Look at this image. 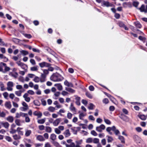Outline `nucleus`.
Masks as SVG:
<instances>
[{
    "label": "nucleus",
    "mask_w": 147,
    "mask_h": 147,
    "mask_svg": "<svg viewBox=\"0 0 147 147\" xmlns=\"http://www.w3.org/2000/svg\"><path fill=\"white\" fill-rule=\"evenodd\" d=\"M63 79V77L57 73H54L50 77L51 80L54 82H59Z\"/></svg>",
    "instance_id": "nucleus-1"
},
{
    "label": "nucleus",
    "mask_w": 147,
    "mask_h": 147,
    "mask_svg": "<svg viewBox=\"0 0 147 147\" xmlns=\"http://www.w3.org/2000/svg\"><path fill=\"white\" fill-rule=\"evenodd\" d=\"M14 83L11 81H9L7 83L6 89L8 91H12L13 90Z\"/></svg>",
    "instance_id": "nucleus-2"
},
{
    "label": "nucleus",
    "mask_w": 147,
    "mask_h": 147,
    "mask_svg": "<svg viewBox=\"0 0 147 147\" xmlns=\"http://www.w3.org/2000/svg\"><path fill=\"white\" fill-rule=\"evenodd\" d=\"M105 128V127L104 125L101 124L100 126L96 127V130L99 132H101Z\"/></svg>",
    "instance_id": "nucleus-3"
},
{
    "label": "nucleus",
    "mask_w": 147,
    "mask_h": 147,
    "mask_svg": "<svg viewBox=\"0 0 147 147\" xmlns=\"http://www.w3.org/2000/svg\"><path fill=\"white\" fill-rule=\"evenodd\" d=\"M16 63L18 66L21 67L23 69L26 70V69L27 68V66L26 65L21 62L20 61L17 62Z\"/></svg>",
    "instance_id": "nucleus-4"
},
{
    "label": "nucleus",
    "mask_w": 147,
    "mask_h": 147,
    "mask_svg": "<svg viewBox=\"0 0 147 147\" xmlns=\"http://www.w3.org/2000/svg\"><path fill=\"white\" fill-rule=\"evenodd\" d=\"M61 118H57L52 123L53 125L54 126H57L61 121Z\"/></svg>",
    "instance_id": "nucleus-5"
},
{
    "label": "nucleus",
    "mask_w": 147,
    "mask_h": 147,
    "mask_svg": "<svg viewBox=\"0 0 147 147\" xmlns=\"http://www.w3.org/2000/svg\"><path fill=\"white\" fill-rule=\"evenodd\" d=\"M102 5L108 7L112 6V4L107 1H103L102 3Z\"/></svg>",
    "instance_id": "nucleus-6"
},
{
    "label": "nucleus",
    "mask_w": 147,
    "mask_h": 147,
    "mask_svg": "<svg viewBox=\"0 0 147 147\" xmlns=\"http://www.w3.org/2000/svg\"><path fill=\"white\" fill-rule=\"evenodd\" d=\"M39 65L40 67L42 68L43 67H49L51 65L50 64L45 62H43L40 63L39 64Z\"/></svg>",
    "instance_id": "nucleus-7"
},
{
    "label": "nucleus",
    "mask_w": 147,
    "mask_h": 147,
    "mask_svg": "<svg viewBox=\"0 0 147 147\" xmlns=\"http://www.w3.org/2000/svg\"><path fill=\"white\" fill-rule=\"evenodd\" d=\"M1 124L5 129H8L9 126V124L7 122H1Z\"/></svg>",
    "instance_id": "nucleus-8"
},
{
    "label": "nucleus",
    "mask_w": 147,
    "mask_h": 147,
    "mask_svg": "<svg viewBox=\"0 0 147 147\" xmlns=\"http://www.w3.org/2000/svg\"><path fill=\"white\" fill-rule=\"evenodd\" d=\"M5 107L7 109H10L11 107V102L9 101L6 102L4 104Z\"/></svg>",
    "instance_id": "nucleus-9"
},
{
    "label": "nucleus",
    "mask_w": 147,
    "mask_h": 147,
    "mask_svg": "<svg viewBox=\"0 0 147 147\" xmlns=\"http://www.w3.org/2000/svg\"><path fill=\"white\" fill-rule=\"evenodd\" d=\"M23 129L22 128L18 127L17 129V131L18 132V135L21 136H22L24 134V131H21Z\"/></svg>",
    "instance_id": "nucleus-10"
},
{
    "label": "nucleus",
    "mask_w": 147,
    "mask_h": 147,
    "mask_svg": "<svg viewBox=\"0 0 147 147\" xmlns=\"http://www.w3.org/2000/svg\"><path fill=\"white\" fill-rule=\"evenodd\" d=\"M28 94L26 93L24 94L23 96L25 100L27 102H29L30 100V98L28 97Z\"/></svg>",
    "instance_id": "nucleus-11"
},
{
    "label": "nucleus",
    "mask_w": 147,
    "mask_h": 147,
    "mask_svg": "<svg viewBox=\"0 0 147 147\" xmlns=\"http://www.w3.org/2000/svg\"><path fill=\"white\" fill-rule=\"evenodd\" d=\"M46 76L43 74H41V77L40 78V82H45L46 80Z\"/></svg>",
    "instance_id": "nucleus-12"
},
{
    "label": "nucleus",
    "mask_w": 147,
    "mask_h": 147,
    "mask_svg": "<svg viewBox=\"0 0 147 147\" xmlns=\"http://www.w3.org/2000/svg\"><path fill=\"white\" fill-rule=\"evenodd\" d=\"M33 114L34 115L37 116L38 118H40L42 116V113L40 111H35L34 112Z\"/></svg>",
    "instance_id": "nucleus-13"
},
{
    "label": "nucleus",
    "mask_w": 147,
    "mask_h": 147,
    "mask_svg": "<svg viewBox=\"0 0 147 147\" xmlns=\"http://www.w3.org/2000/svg\"><path fill=\"white\" fill-rule=\"evenodd\" d=\"M63 134L66 138L68 137L70 135V133L68 129L65 130L63 132Z\"/></svg>",
    "instance_id": "nucleus-14"
},
{
    "label": "nucleus",
    "mask_w": 147,
    "mask_h": 147,
    "mask_svg": "<svg viewBox=\"0 0 147 147\" xmlns=\"http://www.w3.org/2000/svg\"><path fill=\"white\" fill-rule=\"evenodd\" d=\"M0 59H3V61L5 62H7L8 60V59L2 54H0Z\"/></svg>",
    "instance_id": "nucleus-15"
},
{
    "label": "nucleus",
    "mask_w": 147,
    "mask_h": 147,
    "mask_svg": "<svg viewBox=\"0 0 147 147\" xmlns=\"http://www.w3.org/2000/svg\"><path fill=\"white\" fill-rule=\"evenodd\" d=\"M36 136L37 139L40 141H43L45 140L43 136L41 135H36Z\"/></svg>",
    "instance_id": "nucleus-16"
},
{
    "label": "nucleus",
    "mask_w": 147,
    "mask_h": 147,
    "mask_svg": "<svg viewBox=\"0 0 147 147\" xmlns=\"http://www.w3.org/2000/svg\"><path fill=\"white\" fill-rule=\"evenodd\" d=\"M0 88L1 90V91H4L6 89L5 88L3 83L2 82H0Z\"/></svg>",
    "instance_id": "nucleus-17"
},
{
    "label": "nucleus",
    "mask_w": 147,
    "mask_h": 147,
    "mask_svg": "<svg viewBox=\"0 0 147 147\" xmlns=\"http://www.w3.org/2000/svg\"><path fill=\"white\" fill-rule=\"evenodd\" d=\"M64 84L65 85L68 87H73V85L72 83L69 82L67 80H65L64 82Z\"/></svg>",
    "instance_id": "nucleus-18"
},
{
    "label": "nucleus",
    "mask_w": 147,
    "mask_h": 147,
    "mask_svg": "<svg viewBox=\"0 0 147 147\" xmlns=\"http://www.w3.org/2000/svg\"><path fill=\"white\" fill-rule=\"evenodd\" d=\"M75 99L76 100V104L78 105H80V97L76 96H75Z\"/></svg>",
    "instance_id": "nucleus-19"
},
{
    "label": "nucleus",
    "mask_w": 147,
    "mask_h": 147,
    "mask_svg": "<svg viewBox=\"0 0 147 147\" xmlns=\"http://www.w3.org/2000/svg\"><path fill=\"white\" fill-rule=\"evenodd\" d=\"M7 121L10 123H12L14 120L13 117L12 116H9L6 118V119Z\"/></svg>",
    "instance_id": "nucleus-20"
},
{
    "label": "nucleus",
    "mask_w": 147,
    "mask_h": 147,
    "mask_svg": "<svg viewBox=\"0 0 147 147\" xmlns=\"http://www.w3.org/2000/svg\"><path fill=\"white\" fill-rule=\"evenodd\" d=\"M54 86H56L59 90H61L63 89V87L60 84H55Z\"/></svg>",
    "instance_id": "nucleus-21"
},
{
    "label": "nucleus",
    "mask_w": 147,
    "mask_h": 147,
    "mask_svg": "<svg viewBox=\"0 0 147 147\" xmlns=\"http://www.w3.org/2000/svg\"><path fill=\"white\" fill-rule=\"evenodd\" d=\"M57 138V136L54 134H52L50 135V139L52 141H55Z\"/></svg>",
    "instance_id": "nucleus-22"
},
{
    "label": "nucleus",
    "mask_w": 147,
    "mask_h": 147,
    "mask_svg": "<svg viewBox=\"0 0 147 147\" xmlns=\"http://www.w3.org/2000/svg\"><path fill=\"white\" fill-rule=\"evenodd\" d=\"M13 138L15 140H18L21 138V137L19 135L15 134L13 136Z\"/></svg>",
    "instance_id": "nucleus-23"
},
{
    "label": "nucleus",
    "mask_w": 147,
    "mask_h": 147,
    "mask_svg": "<svg viewBox=\"0 0 147 147\" xmlns=\"http://www.w3.org/2000/svg\"><path fill=\"white\" fill-rule=\"evenodd\" d=\"M32 133V131L30 130L26 129L25 131V136L28 137Z\"/></svg>",
    "instance_id": "nucleus-24"
},
{
    "label": "nucleus",
    "mask_w": 147,
    "mask_h": 147,
    "mask_svg": "<svg viewBox=\"0 0 147 147\" xmlns=\"http://www.w3.org/2000/svg\"><path fill=\"white\" fill-rule=\"evenodd\" d=\"M140 9L141 12H144L145 13L147 12V11L146 10L145 6L144 5H142L141 7L140 8Z\"/></svg>",
    "instance_id": "nucleus-25"
},
{
    "label": "nucleus",
    "mask_w": 147,
    "mask_h": 147,
    "mask_svg": "<svg viewBox=\"0 0 147 147\" xmlns=\"http://www.w3.org/2000/svg\"><path fill=\"white\" fill-rule=\"evenodd\" d=\"M118 139L121 140V143L123 144L125 143L124 138L123 136H118Z\"/></svg>",
    "instance_id": "nucleus-26"
},
{
    "label": "nucleus",
    "mask_w": 147,
    "mask_h": 147,
    "mask_svg": "<svg viewBox=\"0 0 147 147\" xmlns=\"http://www.w3.org/2000/svg\"><path fill=\"white\" fill-rule=\"evenodd\" d=\"M86 115V114L84 113H80L79 116L80 119L81 120H83V117L85 116Z\"/></svg>",
    "instance_id": "nucleus-27"
},
{
    "label": "nucleus",
    "mask_w": 147,
    "mask_h": 147,
    "mask_svg": "<svg viewBox=\"0 0 147 147\" xmlns=\"http://www.w3.org/2000/svg\"><path fill=\"white\" fill-rule=\"evenodd\" d=\"M46 119L44 118L41 119H38L37 121L38 123L39 124H43L45 121Z\"/></svg>",
    "instance_id": "nucleus-28"
},
{
    "label": "nucleus",
    "mask_w": 147,
    "mask_h": 147,
    "mask_svg": "<svg viewBox=\"0 0 147 147\" xmlns=\"http://www.w3.org/2000/svg\"><path fill=\"white\" fill-rule=\"evenodd\" d=\"M70 109L71 111L73 112H76V109L75 107H74L72 104L71 103L70 105Z\"/></svg>",
    "instance_id": "nucleus-29"
},
{
    "label": "nucleus",
    "mask_w": 147,
    "mask_h": 147,
    "mask_svg": "<svg viewBox=\"0 0 147 147\" xmlns=\"http://www.w3.org/2000/svg\"><path fill=\"white\" fill-rule=\"evenodd\" d=\"M60 94V92H55L54 94V98L55 99H57V97L59 96Z\"/></svg>",
    "instance_id": "nucleus-30"
},
{
    "label": "nucleus",
    "mask_w": 147,
    "mask_h": 147,
    "mask_svg": "<svg viewBox=\"0 0 147 147\" xmlns=\"http://www.w3.org/2000/svg\"><path fill=\"white\" fill-rule=\"evenodd\" d=\"M33 80L35 82L38 83L40 81V78L38 77L35 76Z\"/></svg>",
    "instance_id": "nucleus-31"
},
{
    "label": "nucleus",
    "mask_w": 147,
    "mask_h": 147,
    "mask_svg": "<svg viewBox=\"0 0 147 147\" xmlns=\"http://www.w3.org/2000/svg\"><path fill=\"white\" fill-rule=\"evenodd\" d=\"M65 90L68 92L72 93H74L75 91L74 90L70 88H66Z\"/></svg>",
    "instance_id": "nucleus-32"
},
{
    "label": "nucleus",
    "mask_w": 147,
    "mask_h": 147,
    "mask_svg": "<svg viewBox=\"0 0 147 147\" xmlns=\"http://www.w3.org/2000/svg\"><path fill=\"white\" fill-rule=\"evenodd\" d=\"M22 91L21 90H19L16 91L15 92V94L17 96H21V94Z\"/></svg>",
    "instance_id": "nucleus-33"
},
{
    "label": "nucleus",
    "mask_w": 147,
    "mask_h": 147,
    "mask_svg": "<svg viewBox=\"0 0 147 147\" xmlns=\"http://www.w3.org/2000/svg\"><path fill=\"white\" fill-rule=\"evenodd\" d=\"M43 73H41V74H43L46 76H47V75L48 74L49 72L48 70L47 69H43Z\"/></svg>",
    "instance_id": "nucleus-34"
},
{
    "label": "nucleus",
    "mask_w": 147,
    "mask_h": 147,
    "mask_svg": "<svg viewBox=\"0 0 147 147\" xmlns=\"http://www.w3.org/2000/svg\"><path fill=\"white\" fill-rule=\"evenodd\" d=\"M48 110L51 112H53L55 110V109L54 107H50L48 108Z\"/></svg>",
    "instance_id": "nucleus-35"
},
{
    "label": "nucleus",
    "mask_w": 147,
    "mask_h": 147,
    "mask_svg": "<svg viewBox=\"0 0 147 147\" xmlns=\"http://www.w3.org/2000/svg\"><path fill=\"white\" fill-rule=\"evenodd\" d=\"M22 105L24 107L26 108L27 110L28 109V105L24 102H23L22 103Z\"/></svg>",
    "instance_id": "nucleus-36"
},
{
    "label": "nucleus",
    "mask_w": 147,
    "mask_h": 147,
    "mask_svg": "<svg viewBox=\"0 0 147 147\" xmlns=\"http://www.w3.org/2000/svg\"><path fill=\"white\" fill-rule=\"evenodd\" d=\"M54 130L55 132L57 134H59L61 133V131L58 128H55Z\"/></svg>",
    "instance_id": "nucleus-37"
},
{
    "label": "nucleus",
    "mask_w": 147,
    "mask_h": 147,
    "mask_svg": "<svg viewBox=\"0 0 147 147\" xmlns=\"http://www.w3.org/2000/svg\"><path fill=\"white\" fill-rule=\"evenodd\" d=\"M93 139L92 138H87L86 140V142L87 143H91L92 142Z\"/></svg>",
    "instance_id": "nucleus-38"
},
{
    "label": "nucleus",
    "mask_w": 147,
    "mask_h": 147,
    "mask_svg": "<svg viewBox=\"0 0 147 147\" xmlns=\"http://www.w3.org/2000/svg\"><path fill=\"white\" fill-rule=\"evenodd\" d=\"M46 131L48 132H51L52 131L51 128L49 127H46Z\"/></svg>",
    "instance_id": "nucleus-39"
},
{
    "label": "nucleus",
    "mask_w": 147,
    "mask_h": 147,
    "mask_svg": "<svg viewBox=\"0 0 147 147\" xmlns=\"http://www.w3.org/2000/svg\"><path fill=\"white\" fill-rule=\"evenodd\" d=\"M140 118L142 120H145L146 119V117L144 115H139Z\"/></svg>",
    "instance_id": "nucleus-40"
},
{
    "label": "nucleus",
    "mask_w": 147,
    "mask_h": 147,
    "mask_svg": "<svg viewBox=\"0 0 147 147\" xmlns=\"http://www.w3.org/2000/svg\"><path fill=\"white\" fill-rule=\"evenodd\" d=\"M107 137L108 138L107 140L108 142H111L113 140V139L111 137L107 136Z\"/></svg>",
    "instance_id": "nucleus-41"
},
{
    "label": "nucleus",
    "mask_w": 147,
    "mask_h": 147,
    "mask_svg": "<svg viewBox=\"0 0 147 147\" xmlns=\"http://www.w3.org/2000/svg\"><path fill=\"white\" fill-rule=\"evenodd\" d=\"M30 70L33 71H37L38 70V66H36L31 67Z\"/></svg>",
    "instance_id": "nucleus-42"
},
{
    "label": "nucleus",
    "mask_w": 147,
    "mask_h": 147,
    "mask_svg": "<svg viewBox=\"0 0 147 147\" xmlns=\"http://www.w3.org/2000/svg\"><path fill=\"white\" fill-rule=\"evenodd\" d=\"M73 115L71 113L69 112L67 114V118L69 119H71Z\"/></svg>",
    "instance_id": "nucleus-43"
},
{
    "label": "nucleus",
    "mask_w": 147,
    "mask_h": 147,
    "mask_svg": "<svg viewBox=\"0 0 147 147\" xmlns=\"http://www.w3.org/2000/svg\"><path fill=\"white\" fill-rule=\"evenodd\" d=\"M15 122L16 124L18 126H20L21 125L20 121L18 119H16L15 121Z\"/></svg>",
    "instance_id": "nucleus-44"
},
{
    "label": "nucleus",
    "mask_w": 147,
    "mask_h": 147,
    "mask_svg": "<svg viewBox=\"0 0 147 147\" xmlns=\"http://www.w3.org/2000/svg\"><path fill=\"white\" fill-rule=\"evenodd\" d=\"M104 121L107 124L110 125L111 123L109 120L108 119H105V118H104Z\"/></svg>",
    "instance_id": "nucleus-45"
},
{
    "label": "nucleus",
    "mask_w": 147,
    "mask_h": 147,
    "mask_svg": "<svg viewBox=\"0 0 147 147\" xmlns=\"http://www.w3.org/2000/svg\"><path fill=\"white\" fill-rule=\"evenodd\" d=\"M99 139L97 138H94L93 140V142L95 144H98L99 142Z\"/></svg>",
    "instance_id": "nucleus-46"
},
{
    "label": "nucleus",
    "mask_w": 147,
    "mask_h": 147,
    "mask_svg": "<svg viewBox=\"0 0 147 147\" xmlns=\"http://www.w3.org/2000/svg\"><path fill=\"white\" fill-rule=\"evenodd\" d=\"M10 69V68L9 67H7V66H5V67L4 70H3V71H4V72H3V73H5L6 72L9 71Z\"/></svg>",
    "instance_id": "nucleus-47"
},
{
    "label": "nucleus",
    "mask_w": 147,
    "mask_h": 147,
    "mask_svg": "<svg viewBox=\"0 0 147 147\" xmlns=\"http://www.w3.org/2000/svg\"><path fill=\"white\" fill-rule=\"evenodd\" d=\"M86 96L90 98H92V95L88 92H86Z\"/></svg>",
    "instance_id": "nucleus-48"
},
{
    "label": "nucleus",
    "mask_w": 147,
    "mask_h": 147,
    "mask_svg": "<svg viewBox=\"0 0 147 147\" xmlns=\"http://www.w3.org/2000/svg\"><path fill=\"white\" fill-rule=\"evenodd\" d=\"M16 131L17 130H15L14 128H11L9 132L11 134H13L15 133Z\"/></svg>",
    "instance_id": "nucleus-49"
},
{
    "label": "nucleus",
    "mask_w": 147,
    "mask_h": 147,
    "mask_svg": "<svg viewBox=\"0 0 147 147\" xmlns=\"http://www.w3.org/2000/svg\"><path fill=\"white\" fill-rule=\"evenodd\" d=\"M136 27L138 28H140L141 27V25L140 23L138 22H135Z\"/></svg>",
    "instance_id": "nucleus-50"
},
{
    "label": "nucleus",
    "mask_w": 147,
    "mask_h": 147,
    "mask_svg": "<svg viewBox=\"0 0 147 147\" xmlns=\"http://www.w3.org/2000/svg\"><path fill=\"white\" fill-rule=\"evenodd\" d=\"M21 53L24 55H26L28 54V51L25 50H22L20 51Z\"/></svg>",
    "instance_id": "nucleus-51"
},
{
    "label": "nucleus",
    "mask_w": 147,
    "mask_h": 147,
    "mask_svg": "<svg viewBox=\"0 0 147 147\" xmlns=\"http://www.w3.org/2000/svg\"><path fill=\"white\" fill-rule=\"evenodd\" d=\"M23 35L26 37L28 38H31L32 36L30 34H23Z\"/></svg>",
    "instance_id": "nucleus-52"
},
{
    "label": "nucleus",
    "mask_w": 147,
    "mask_h": 147,
    "mask_svg": "<svg viewBox=\"0 0 147 147\" xmlns=\"http://www.w3.org/2000/svg\"><path fill=\"white\" fill-rule=\"evenodd\" d=\"M94 105L92 103H90L89 104V106L88 107V108L90 110H92L94 109Z\"/></svg>",
    "instance_id": "nucleus-53"
},
{
    "label": "nucleus",
    "mask_w": 147,
    "mask_h": 147,
    "mask_svg": "<svg viewBox=\"0 0 147 147\" xmlns=\"http://www.w3.org/2000/svg\"><path fill=\"white\" fill-rule=\"evenodd\" d=\"M43 115L45 116L49 117L51 114L48 111H46L43 112Z\"/></svg>",
    "instance_id": "nucleus-54"
},
{
    "label": "nucleus",
    "mask_w": 147,
    "mask_h": 147,
    "mask_svg": "<svg viewBox=\"0 0 147 147\" xmlns=\"http://www.w3.org/2000/svg\"><path fill=\"white\" fill-rule=\"evenodd\" d=\"M27 75L29 77V78H34V77L35 76V75L34 74H28Z\"/></svg>",
    "instance_id": "nucleus-55"
},
{
    "label": "nucleus",
    "mask_w": 147,
    "mask_h": 147,
    "mask_svg": "<svg viewBox=\"0 0 147 147\" xmlns=\"http://www.w3.org/2000/svg\"><path fill=\"white\" fill-rule=\"evenodd\" d=\"M5 113L3 112H2L0 113V117L4 118L5 117Z\"/></svg>",
    "instance_id": "nucleus-56"
},
{
    "label": "nucleus",
    "mask_w": 147,
    "mask_h": 147,
    "mask_svg": "<svg viewBox=\"0 0 147 147\" xmlns=\"http://www.w3.org/2000/svg\"><path fill=\"white\" fill-rule=\"evenodd\" d=\"M91 134L92 135L94 136H96L97 135V134L94 130H92L91 132Z\"/></svg>",
    "instance_id": "nucleus-57"
},
{
    "label": "nucleus",
    "mask_w": 147,
    "mask_h": 147,
    "mask_svg": "<svg viewBox=\"0 0 147 147\" xmlns=\"http://www.w3.org/2000/svg\"><path fill=\"white\" fill-rule=\"evenodd\" d=\"M5 139L7 141L9 142H11L12 141V139L10 137L6 136L5 137Z\"/></svg>",
    "instance_id": "nucleus-58"
},
{
    "label": "nucleus",
    "mask_w": 147,
    "mask_h": 147,
    "mask_svg": "<svg viewBox=\"0 0 147 147\" xmlns=\"http://www.w3.org/2000/svg\"><path fill=\"white\" fill-rule=\"evenodd\" d=\"M3 95L5 98H7L8 97V94L7 92H5L3 93Z\"/></svg>",
    "instance_id": "nucleus-59"
},
{
    "label": "nucleus",
    "mask_w": 147,
    "mask_h": 147,
    "mask_svg": "<svg viewBox=\"0 0 147 147\" xmlns=\"http://www.w3.org/2000/svg\"><path fill=\"white\" fill-rule=\"evenodd\" d=\"M102 101L103 103L105 104H107L109 102V100L107 98H105L103 99Z\"/></svg>",
    "instance_id": "nucleus-60"
},
{
    "label": "nucleus",
    "mask_w": 147,
    "mask_h": 147,
    "mask_svg": "<svg viewBox=\"0 0 147 147\" xmlns=\"http://www.w3.org/2000/svg\"><path fill=\"white\" fill-rule=\"evenodd\" d=\"M12 102L13 106L14 107L16 108H18V105L17 103L15 102L14 101H12Z\"/></svg>",
    "instance_id": "nucleus-61"
},
{
    "label": "nucleus",
    "mask_w": 147,
    "mask_h": 147,
    "mask_svg": "<svg viewBox=\"0 0 147 147\" xmlns=\"http://www.w3.org/2000/svg\"><path fill=\"white\" fill-rule=\"evenodd\" d=\"M12 76L16 78L18 76V74L17 72H15L12 74Z\"/></svg>",
    "instance_id": "nucleus-62"
},
{
    "label": "nucleus",
    "mask_w": 147,
    "mask_h": 147,
    "mask_svg": "<svg viewBox=\"0 0 147 147\" xmlns=\"http://www.w3.org/2000/svg\"><path fill=\"white\" fill-rule=\"evenodd\" d=\"M58 128L61 131H63L64 129V127L61 125L59 126Z\"/></svg>",
    "instance_id": "nucleus-63"
},
{
    "label": "nucleus",
    "mask_w": 147,
    "mask_h": 147,
    "mask_svg": "<svg viewBox=\"0 0 147 147\" xmlns=\"http://www.w3.org/2000/svg\"><path fill=\"white\" fill-rule=\"evenodd\" d=\"M82 102V103L85 106H86L88 104V101L86 100L83 99Z\"/></svg>",
    "instance_id": "nucleus-64"
}]
</instances>
